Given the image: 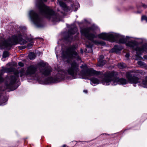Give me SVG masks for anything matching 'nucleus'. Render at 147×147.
Masks as SVG:
<instances>
[{"mask_svg": "<svg viewBox=\"0 0 147 147\" xmlns=\"http://www.w3.org/2000/svg\"><path fill=\"white\" fill-rule=\"evenodd\" d=\"M36 5L40 13L47 19L54 22H59L61 20V16L59 14L46 6L42 0H36Z\"/></svg>", "mask_w": 147, "mask_h": 147, "instance_id": "1", "label": "nucleus"}, {"mask_svg": "<svg viewBox=\"0 0 147 147\" xmlns=\"http://www.w3.org/2000/svg\"><path fill=\"white\" fill-rule=\"evenodd\" d=\"M27 42V41L22 38V35L20 33L18 34L12 36L10 38L6 40L3 39L0 41V49H2L4 48L10 49L13 45L20 44L24 45Z\"/></svg>", "mask_w": 147, "mask_h": 147, "instance_id": "2", "label": "nucleus"}, {"mask_svg": "<svg viewBox=\"0 0 147 147\" xmlns=\"http://www.w3.org/2000/svg\"><path fill=\"white\" fill-rule=\"evenodd\" d=\"M77 47V45H73L67 47L62 51L61 57L64 61L69 63L72 59H80L79 56L75 51Z\"/></svg>", "mask_w": 147, "mask_h": 147, "instance_id": "3", "label": "nucleus"}, {"mask_svg": "<svg viewBox=\"0 0 147 147\" xmlns=\"http://www.w3.org/2000/svg\"><path fill=\"white\" fill-rule=\"evenodd\" d=\"M98 37L103 40L110 41L111 42H115L119 43H125L128 41L129 37L127 36L125 38L117 33H102L98 35Z\"/></svg>", "mask_w": 147, "mask_h": 147, "instance_id": "4", "label": "nucleus"}, {"mask_svg": "<svg viewBox=\"0 0 147 147\" xmlns=\"http://www.w3.org/2000/svg\"><path fill=\"white\" fill-rule=\"evenodd\" d=\"M104 80L105 82H103V84L108 85L109 83L113 82V85H116L117 84H125L128 83L127 80L123 78H116L115 76V72L113 71L106 72L105 74Z\"/></svg>", "mask_w": 147, "mask_h": 147, "instance_id": "5", "label": "nucleus"}, {"mask_svg": "<svg viewBox=\"0 0 147 147\" xmlns=\"http://www.w3.org/2000/svg\"><path fill=\"white\" fill-rule=\"evenodd\" d=\"M95 29V27L92 26L82 29L80 31V32L82 35L95 44L105 45V43L103 41L94 40V38H97V36L94 33L90 32L94 31Z\"/></svg>", "mask_w": 147, "mask_h": 147, "instance_id": "6", "label": "nucleus"}, {"mask_svg": "<svg viewBox=\"0 0 147 147\" xmlns=\"http://www.w3.org/2000/svg\"><path fill=\"white\" fill-rule=\"evenodd\" d=\"M18 72H15L13 75H11L8 78V80L5 83L7 88L13 90L17 88L18 86H15V84L18 78Z\"/></svg>", "mask_w": 147, "mask_h": 147, "instance_id": "7", "label": "nucleus"}, {"mask_svg": "<svg viewBox=\"0 0 147 147\" xmlns=\"http://www.w3.org/2000/svg\"><path fill=\"white\" fill-rule=\"evenodd\" d=\"M29 16L31 20L37 27H40L43 26L42 18L34 11L31 10L30 11Z\"/></svg>", "mask_w": 147, "mask_h": 147, "instance_id": "8", "label": "nucleus"}, {"mask_svg": "<svg viewBox=\"0 0 147 147\" xmlns=\"http://www.w3.org/2000/svg\"><path fill=\"white\" fill-rule=\"evenodd\" d=\"M80 69L78 65L75 62H73L71 64V67L67 69L68 74L74 78H80Z\"/></svg>", "mask_w": 147, "mask_h": 147, "instance_id": "9", "label": "nucleus"}, {"mask_svg": "<svg viewBox=\"0 0 147 147\" xmlns=\"http://www.w3.org/2000/svg\"><path fill=\"white\" fill-rule=\"evenodd\" d=\"M77 31V28L74 27L71 28L68 31V34L64 37V39L65 41L71 42L78 39V36L77 35L75 36L74 37L73 36V34H74Z\"/></svg>", "mask_w": 147, "mask_h": 147, "instance_id": "10", "label": "nucleus"}, {"mask_svg": "<svg viewBox=\"0 0 147 147\" xmlns=\"http://www.w3.org/2000/svg\"><path fill=\"white\" fill-rule=\"evenodd\" d=\"M126 45L131 47H136L135 48V50L138 52H143L146 51L147 50L146 47L144 45L140 47H137L138 45V43L135 40H131L129 41L126 43Z\"/></svg>", "mask_w": 147, "mask_h": 147, "instance_id": "11", "label": "nucleus"}, {"mask_svg": "<svg viewBox=\"0 0 147 147\" xmlns=\"http://www.w3.org/2000/svg\"><path fill=\"white\" fill-rule=\"evenodd\" d=\"M105 74V73L103 74L102 72L97 71L94 70L92 68H91L88 69L85 74V75L84 76H92L94 75L98 76L99 78L102 79V83L103 84V82H105V81L104 80Z\"/></svg>", "mask_w": 147, "mask_h": 147, "instance_id": "12", "label": "nucleus"}, {"mask_svg": "<svg viewBox=\"0 0 147 147\" xmlns=\"http://www.w3.org/2000/svg\"><path fill=\"white\" fill-rule=\"evenodd\" d=\"M64 78V77L63 75L58 74L54 78L50 77L46 78L43 82V84H46L54 83H57L63 80Z\"/></svg>", "mask_w": 147, "mask_h": 147, "instance_id": "13", "label": "nucleus"}, {"mask_svg": "<svg viewBox=\"0 0 147 147\" xmlns=\"http://www.w3.org/2000/svg\"><path fill=\"white\" fill-rule=\"evenodd\" d=\"M37 68L35 66L33 65H31L29 66L27 68V69L25 73L26 76L27 77H31L30 79H36L38 80L39 78L37 76L36 77L32 76L34 75L36 71Z\"/></svg>", "mask_w": 147, "mask_h": 147, "instance_id": "14", "label": "nucleus"}, {"mask_svg": "<svg viewBox=\"0 0 147 147\" xmlns=\"http://www.w3.org/2000/svg\"><path fill=\"white\" fill-rule=\"evenodd\" d=\"M126 77L128 81L131 83L136 84L139 82V79L138 77L134 76H133L130 73H127L126 74Z\"/></svg>", "mask_w": 147, "mask_h": 147, "instance_id": "15", "label": "nucleus"}, {"mask_svg": "<svg viewBox=\"0 0 147 147\" xmlns=\"http://www.w3.org/2000/svg\"><path fill=\"white\" fill-rule=\"evenodd\" d=\"M39 71L42 75L47 76L51 74L52 69L50 66H46L44 68H40Z\"/></svg>", "mask_w": 147, "mask_h": 147, "instance_id": "16", "label": "nucleus"}, {"mask_svg": "<svg viewBox=\"0 0 147 147\" xmlns=\"http://www.w3.org/2000/svg\"><path fill=\"white\" fill-rule=\"evenodd\" d=\"M80 67L82 70L79 73L80 75H81L82 77V78H83V77L85 75V74L88 69L87 65L86 64L82 65Z\"/></svg>", "mask_w": 147, "mask_h": 147, "instance_id": "17", "label": "nucleus"}, {"mask_svg": "<svg viewBox=\"0 0 147 147\" xmlns=\"http://www.w3.org/2000/svg\"><path fill=\"white\" fill-rule=\"evenodd\" d=\"M7 97L3 96L2 95L0 96V105H4L5 103L7 100Z\"/></svg>", "mask_w": 147, "mask_h": 147, "instance_id": "18", "label": "nucleus"}, {"mask_svg": "<svg viewBox=\"0 0 147 147\" xmlns=\"http://www.w3.org/2000/svg\"><path fill=\"white\" fill-rule=\"evenodd\" d=\"M48 63L45 62H40L39 63L38 65L39 67V70L40 71V68H44L46 66H48Z\"/></svg>", "mask_w": 147, "mask_h": 147, "instance_id": "19", "label": "nucleus"}, {"mask_svg": "<svg viewBox=\"0 0 147 147\" xmlns=\"http://www.w3.org/2000/svg\"><path fill=\"white\" fill-rule=\"evenodd\" d=\"M58 2L60 6L63 8L65 10L67 11H68L67 10L68 9V7L64 2L58 0Z\"/></svg>", "mask_w": 147, "mask_h": 147, "instance_id": "20", "label": "nucleus"}, {"mask_svg": "<svg viewBox=\"0 0 147 147\" xmlns=\"http://www.w3.org/2000/svg\"><path fill=\"white\" fill-rule=\"evenodd\" d=\"M123 47L119 45H115L114 48L112 49V51L113 52H117L118 51H120L123 49Z\"/></svg>", "mask_w": 147, "mask_h": 147, "instance_id": "21", "label": "nucleus"}, {"mask_svg": "<svg viewBox=\"0 0 147 147\" xmlns=\"http://www.w3.org/2000/svg\"><path fill=\"white\" fill-rule=\"evenodd\" d=\"M91 82L94 84H98L100 82V81L97 78L93 77L90 79Z\"/></svg>", "mask_w": 147, "mask_h": 147, "instance_id": "22", "label": "nucleus"}, {"mask_svg": "<svg viewBox=\"0 0 147 147\" xmlns=\"http://www.w3.org/2000/svg\"><path fill=\"white\" fill-rule=\"evenodd\" d=\"M4 70L6 72H10L13 71L14 70V68L12 67H10L9 68H6Z\"/></svg>", "mask_w": 147, "mask_h": 147, "instance_id": "23", "label": "nucleus"}, {"mask_svg": "<svg viewBox=\"0 0 147 147\" xmlns=\"http://www.w3.org/2000/svg\"><path fill=\"white\" fill-rule=\"evenodd\" d=\"M28 57L30 59H33L35 58L36 56L34 53H31L29 54Z\"/></svg>", "mask_w": 147, "mask_h": 147, "instance_id": "24", "label": "nucleus"}, {"mask_svg": "<svg viewBox=\"0 0 147 147\" xmlns=\"http://www.w3.org/2000/svg\"><path fill=\"white\" fill-rule=\"evenodd\" d=\"M25 71L24 69H22L19 71L20 76L22 77L23 76H26Z\"/></svg>", "mask_w": 147, "mask_h": 147, "instance_id": "25", "label": "nucleus"}, {"mask_svg": "<svg viewBox=\"0 0 147 147\" xmlns=\"http://www.w3.org/2000/svg\"><path fill=\"white\" fill-rule=\"evenodd\" d=\"M99 66H103L106 63V61L105 60H99Z\"/></svg>", "mask_w": 147, "mask_h": 147, "instance_id": "26", "label": "nucleus"}, {"mask_svg": "<svg viewBox=\"0 0 147 147\" xmlns=\"http://www.w3.org/2000/svg\"><path fill=\"white\" fill-rule=\"evenodd\" d=\"M9 56V53L7 51H4L3 54V58H6Z\"/></svg>", "mask_w": 147, "mask_h": 147, "instance_id": "27", "label": "nucleus"}, {"mask_svg": "<svg viewBox=\"0 0 147 147\" xmlns=\"http://www.w3.org/2000/svg\"><path fill=\"white\" fill-rule=\"evenodd\" d=\"M138 64L139 65L142 66H145L146 65V63L142 61H138Z\"/></svg>", "mask_w": 147, "mask_h": 147, "instance_id": "28", "label": "nucleus"}, {"mask_svg": "<svg viewBox=\"0 0 147 147\" xmlns=\"http://www.w3.org/2000/svg\"><path fill=\"white\" fill-rule=\"evenodd\" d=\"M142 84L145 86H147V76L145 80L142 81Z\"/></svg>", "mask_w": 147, "mask_h": 147, "instance_id": "29", "label": "nucleus"}, {"mask_svg": "<svg viewBox=\"0 0 147 147\" xmlns=\"http://www.w3.org/2000/svg\"><path fill=\"white\" fill-rule=\"evenodd\" d=\"M88 43H89L88 44H86V46L87 47L90 48V49L91 50H92V45L89 42Z\"/></svg>", "mask_w": 147, "mask_h": 147, "instance_id": "30", "label": "nucleus"}, {"mask_svg": "<svg viewBox=\"0 0 147 147\" xmlns=\"http://www.w3.org/2000/svg\"><path fill=\"white\" fill-rule=\"evenodd\" d=\"M118 66L119 67H120V68H123L125 67V64L123 63H120L118 64Z\"/></svg>", "mask_w": 147, "mask_h": 147, "instance_id": "31", "label": "nucleus"}, {"mask_svg": "<svg viewBox=\"0 0 147 147\" xmlns=\"http://www.w3.org/2000/svg\"><path fill=\"white\" fill-rule=\"evenodd\" d=\"M141 20H145L147 22V17L145 16H143L142 17Z\"/></svg>", "mask_w": 147, "mask_h": 147, "instance_id": "32", "label": "nucleus"}, {"mask_svg": "<svg viewBox=\"0 0 147 147\" xmlns=\"http://www.w3.org/2000/svg\"><path fill=\"white\" fill-rule=\"evenodd\" d=\"M4 79L2 77V74H0V83H2L4 82Z\"/></svg>", "mask_w": 147, "mask_h": 147, "instance_id": "33", "label": "nucleus"}, {"mask_svg": "<svg viewBox=\"0 0 147 147\" xmlns=\"http://www.w3.org/2000/svg\"><path fill=\"white\" fill-rule=\"evenodd\" d=\"M18 65L21 67H23L24 66V63L21 62H20L18 63Z\"/></svg>", "mask_w": 147, "mask_h": 147, "instance_id": "34", "label": "nucleus"}, {"mask_svg": "<svg viewBox=\"0 0 147 147\" xmlns=\"http://www.w3.org/2000/svg\"><path fill=\"white\" fill-rule=\"evenodd\" d=\"M104 58V56L102 55H101L100 57V59L99 60H102Z\"/></svg>", "mask_w": 147, "mask_h": 147, "instance_id": "35", "label": "nucleus"}, {"mask_svg": "<svg viewBox=\"0 0 147 147\" xmlns=\"http://www.w3.org/2000/svg\"><path fill=\"white\" fill-rule=\"evenodd\" d=\"M32 46V44H31V43H30V44H28V45H27V47H28V49L29 48V47L30 46Z\"/></svg>", "mask_w": 147, "mask_h": 147, "instance_id": "36", "label": "nucleus"}, {"mask_svg": "<svg viewBox=\"0 0 147 147\" xmlns=\"http://www.w3.org/2000/svg\"><path fill=\"white\" fill-rule=\"evenodd\" d=\"M129 56V54L128 53H127L125 55V57H126V58H128Z\"/></svg>", "mask_w": 147, "mask_h": 147, "instance_id": "37", "label": "nucleus"}, {"mask_svg": "<svg viewBox=\"0 0 147 147\" xmlns=\"http://www.w3.org/2000/svg\"><path fill=\"white\" fill-rule=\"evenodd\" d=\"M142 6L145 8H146L147 7V6L145 4H143L142 5Z\"/></svg>", "mask_w": 147, "mask_h": 147, "instance_id": "38", "label": "nucleus"}, {"mask_svg": "<svg viewBox=\"0 0 147 147\" xmlns=\"http://www.w3.org/2000/svg\"><path fill=\"white\" fill-rule=\"evenodd\" d=\"M144 58L146 59H147V55H145L144 56Z\"/></svg>", "mask_w": 147, "mask_h": 147, "instance_id": "39", "label": "nucleus"}, {"mask_svg": "<svg viewBox=\"0 0 147 147\" xmlns=\"http://www.w3.org/2000/svg\"><path fill=\"white\" fill-rule=\"evenodd\" d=\"M80 52L81 53H83V50L82 49H81L80 50Z\"/></svg>", "mask_w": 147, "mask_h": 147, "instance_id": "40", "label": "nucleus"}, {"mask_svg": "<svg viewBox=\"0 0 147 147\" xmlns=\"http://www.w3.org/2000/svg\"><path fill=\"white\" fill-rule=\"evenodd\" d=\"M83 92L85 93H87V91L86 90H84Z\"/></svg>", "mask_w": 147, "mask_h": 147, "instance_id": "41", "label": "nucleus"}, {"mask_svg": "<svg viewBox=\"0 0 147 147\" xmlns=\"http://www.w3.org/2000/svg\"><path fill=\"white\" fill-rule=\"evenodd\" d=\"M43 0V1L44 2H46L47 1V0Z\"/></svg>", "mask_w": 147, "mask_h": 147, "instance_id": "42", "label": "nucleus"}, {"mask_svg": "<svg viewBox=\"0 0 147 147\" xmlns=\"http://www.w3.org/2000/svg\"><path fill=\"white\" fill-rule=\"evenodd\" d=\"M24 47V48H25V46H24V47ZM22 49H24V48H23Z\"/></svg>", "mask_w": 147, "mask_h": 147, "instance_id": "43", "label": "nucleus"}, {"mask_svg": "<svg viewBox=\"0 0 147 147\" xmlns=\"http://www.w3.org/2000/svg\"><path fill=\"white\" fill-rule=\"evenodd\" d=\"M137 13H140V12H139V11H138V12H137Z\"/></svg>", "mask_w": 147, "mask_h": 147, "instance_id": "44", "label": "nucleus"}, {"mask_svg": "<svg viewBox=\"0 0 147 147\" xmlns=\"http://www.w3.org/2000/svg\"><path fill=\"white\" fill-rule=\"evenodd\" d=\"M37 38L40 39V38Z\"/></svg>", "mask_w": 147, "mask_h": 147, "instance_id": "45", "label": "nucleus"}, {"mask_svg": "<svg viewBox=\"0 0 147 147\" xmlns=\"http://www.w3.org/2000/svg\"><path fill=\"white\" fill-rule=\"evenodd\" d=\"M53 1H54V0H52Z\"/></svg>", "mask_w": 147, "mask_h": 147, "instance_id": "46", "label": "nucleus"}]
</instances>
